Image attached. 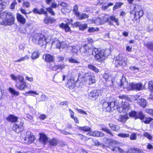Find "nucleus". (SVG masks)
<instances>
[{
    "instance_id": "nucleus-62",
    "label": "nucleus",
    "mask_w": 153,
    "mask_h": 153,
    "mask_svg": "<svg viewBox=\"0 0 153 153\" xmlns=\"http://www.w3.org/2000/svg\"><path fill=\"white\" fill-rule=\"evenodd\" d=\"M69 61L71 63H77L78 62V61L76 59H74V58L71 57L68 59Z\"/></svg>"
},
{
    "instance_id": "nucleus-35",
    "label": "nucleus",
    "mask_w": 153,
    "mask_h": 153,
    "mask_svg": "<svg viewBox=\"0 0 153 153\" xmlns=\"http://www.w3.org/2000/svg\"><path fill=\"white\" fill-rule=\"evenodd\" d=\"M9 91L12 94H13L14 96H18L19 95V92L16 91L14 89L10 88L9 89Z\"/></svg>"
},
{
    "instance_id": "nucleus-23",
    "label": "nucleus",
    "mask_w": 153,
    "mask_h": 153,
    "mask_svg": "<svg viewBox=\"0 0 153 153\" xmlns=\"http://www.w3.org/2000/svg\"><path fill=\"white\" fill-rule=\"evenodd\" d=\"M58 141L55 138L51 139L48 141L49 145L51 146H56L58 143Z\"/></svg>"
},
{
    "instance_id": "nucleus-16",
    "label": "nucleus",
    "mask_w": 153,
    "mask_h": 153,
    "mask_svg": "<svg viewBox=\"0 0 153 153\" xmlns=\"http://www.w3.org/2000/svg\"><path fill=\"white\" fill-rule=\"evenodd\" d=\"M121 86L123 87L124 88H131L130 84H128V82L126 80V78L125 77L123 76L122 80L121 81Z\"/></svg>"
},
{
    "instance_id": "nucleus-30",
    "label": "nucleus",
    "mask_w": 153,
    "mask_h": 153,
    "mask_svg": "<svg viewBox=\"0 0 153 153\" xmlns=\"http://www.w3.org/2000/svg\"><path fill=\"white\" fill-rule=\"evenodd\" d=\"M55 19L50 17H46L44 19V22L46 24L51 23L55 21Z\"/></svg>"
},
{
    "instance_id": "nucleus-46",
    "label": "nucleus",
    "mask_w": 153,
    "mask_h": 153,
    "mask_svg": "<svg viewBox=\"0 0 153 153\" xmlns=\"http://www.w3.org/2000/svg\"><path fill=\"white\" fill-rule=\"evenodd\" d=\"M29 57L27 55L25 56L24 57H21L20 59L15 61V62H19L28 59Z\"/></svg>"
},
{
    "instance_id": "nucleus-48",
    "label": "nucleus",
    "mask_w": 153,
    "mask_h": 153,
    "mask_svg": "<svg viewBox=\"0 0 153 153\" xmlns=\"http://www.w3.org/2000/svg\"><path fill=\"white\" fill-rule=\"evenodd\" d=\"M26 94H29L32 96H34V95H38L39 94L37 93L36 91H31L26 92Z\"/></svg>"
},
{
    "instance_id": "nucleus-61",
    "label": "nucleus",
    "mask_w": 153,
    "mask_h": 153,
    "mask_svg": "<svg viewBox=\"0 0 153 153\" xmlns=\"http://www.w3.org/2000/svg\"><path fill=\"white\" fill-rule=\"evenodd\" d=\"M145 110L147 113L153 116V109H147Z\"/></svg>"
},
{
    "instance_id": "nucleus-1",
    "label": "nucleus",
    "mask_w": 153,
    "mask_h": 153,
    "mask_svg": "<svg viewBox=\"0 0 153 153\" xmlns=\"http://www.w3.org/2000/svg\"><path fill=\"white\" fill-rule=\"evenodd\" d=\"M15 17L10 12H4L0 13V24L10 26L14 23Z\"/></svg>"
},
{
    "instance_id": "nucleus-9",
    "label": "nucleus",
    "mask_w": 153,
    "mask_h": 153,
    "mask_svg": "<svg viewBox=\"0 0 153 153\" xmlns=\"http://www.w3.org/2000/svg\"><path fill=\"white\" fill-rule=\"evenodd\" d=\"M117 63L119 65L126 66L127 65V58L121 54H119L116 58Z\"/></svg>"
},
{
    "instance_id": "nucleus-56",
    "label": "nucleus",
    "mask_w": 153,
    "mask_h": 153,
    "mask_svg": "<svg viewBox=\"0 0 153 153\" xmlns=\"http://www.w3.org/2000/svg\"><path fill=\"white\" fill-rule=\"evenodd\" d=\"M99 30V28H95L93 27H90L88 28V31L90 33H92L94 32L95 31H98Z\"/></svg>"
},
{
    "instance_id": "nucleus-32",
    "label": "nucleus",
    "mask_w": 153,
    "mask_h": 153,
    "mask_svg": "<svg viewBox=\"0 0 153 153\" xmlns=\"http://www.w3.org/2000/svg\"><path fill=\"white\" fill-rule=\"evenodd\" d=\"M88 68L90 70L94 71L96 73L99 72V70L95 66L92 64H89L88 66Z\"/></svg>"
},
{
    "instance_id": "nucleus-52",
    "label": "nucleus",
    "mask_w": 153,
    "mask_h": 153,
    "mask_svg": "<svg viewBox=\"0 0 153 153\" xmlns=\"http://www.w3.org/2000/svg\"><path fill=\"white\" fill-rule=\"evenodd\" d=\"M143 136L146 137L149 140H152V136L147 132H145L143 134Z\"/></svg>"
},
{
    "instance_id": "nucleus-10",
    "label": "nucleus",
    "mask_w": 153,
    "mask_h": 153,
    "mask_svg": "<svg viewBox=\"0 0 153 153\" xmlns=\"http://www.w3.org/2000/svg\"><path fill=\"white\" fill-rule=\"evenodd\" d=\"M93 51V50L89 48L87 45H84L80 50L81 52L87 56L92 54Z\"/></svg>"
},
{
    "instance_id": "nucleus-8",
    "label": "nucleus",
    "mask_w": 153,
    "mask_h": 153,
    "mask_svg": "<svg viewBox=\"0 0 153 153\" xmlns=\"http://www.w3.org/2000/svg\"><path fill=\"white\" fill-rule=\"evenodd\" d=\"M83 77L85 81L89 85L94 84L96 82L94 75L91 73H85Z\"/></svg>"
},
{
    "instance_id": "nucleus-45",
    "label": "nucleus",
    "mask_w": 153,
    "mask_h": 153,
    "mask_svg": "<svg viewBox=\"0 0 153 153\" xmlns=\"http://www.w3.org/2000/svg\"><path fill=\"white\" fill-rule=\"evenodd\" d=\"M5 7V3L2 0H0V11L3 10Z\"/></svg>"
},
{
    "instance_id": "nucleus-42",
    "label": "nucleus",
    "mask_w": 153,
    "mask_h": 153,
    "mask_svg": "<svg viewBox=\"0 0 153 153\" xmlns=\"http://www.w3.org/2000/svg\"><path fill=\"white\" fill-rule=\"evenodd\" d=\"M78 6L76 4L74 5L73 9V12L74 14L76 16V15H78V14L79 13L78 11Z\"/></svg>"
},
{
    "instance_id": "nucleus-21",
    "label": "nucleus",
    "mask_w": 153,
    "mask_h": 153,
    "mask_svg": "<svg viewBox=\"0 0 153 153\" xmlns=\"http://www.w3.org/2000/svg\"><path fill=\"white\" fill-rule=\"evenodd\" d=\"M39 41V43H36V44L38 45L41 47H45L47 44V41L43 35V37L41 38Z\"/></svg>"
},
{
    "instance_id": "nucleus-60",
    "label": "nucleus",
    "mask_w": 153,
    "mask_h": 153,
    "mask_svg": "<svg viewBox=\"0 0 153 153\" xmlns=\"http://www.w3.org/2000/svg\"><path fill=\"white\" fill-rule=\"evenodd\" d=\"M17 4V2L16 0H14L11 4L10 8L11 9H14L15 7V6Z\"/></svg>"
},
{
    "instance_id": "nucleus-51",
    "label": "nucleus",
    "mask_w": 153,
    "mask_h": 153,
    "mask_svg": "<svg viewBox=\"0 0 153 153\" xmlns=\"http://www.w3.org/2000/svg\"><path fill=\"white\" fill-rule=\"evenodd\" d=\"M147 48L150 49H153V42H150L148 43L146 45Z\"/></svg>"
},
{
    "instance_id": "nucleus-54",
    "label": "nucleus",
    "mask_w": 153,
    "mask_h": 153,
    "mask_svg": "<svg viewBox=\"0 0 153 153\" xmlns=\"http://www.w3.org/2000/svg\"><path fill=\"white\" fill-rule=\"evenodd\" d=\"M102 131L106 132L107 133L110 134L112 136H113V134L109 129L106 128H102Z\"/></svg>"
},
{
    "instance_id": "nucleus-15",
    "label": "nucleus",
    "mask_w": 153,
    "mask_h": 153,
    "mask_svg": "<svg viewBox=\"0 0 153 153\" xmlns=\"http://www.w3.org/2000/svg\"><path fill=\"white\" fill-rule=\"evenodd\" d=\"M131 88L133 90H140L143 89V86L141 83H139L134 84L131 83L130 84Z\"/></svg>"
},
{
    "instance_id": "nucleus-20",
    "label": "nucleus",
    "mask_w": 153,
    "mask_h": 153,
    "mask_svg": "<svg viewBox=\"0 0 153 153\" xmlns=\"http://www.w3.org/2000/svg\"><path fill=\"white\" fill-rule=\"evenodd\" d=\"M43 58L45 59V61L47 62H52L53 60V57L50 54H45Z\"/></svg>"
},
{
    "instance_id": "nucleus-29",
    "label": "nucleus",
    "mask_w": 153,
    "mask_h": 153,
    "mask_svg": "<svg viewBox=\"0 0 153 153\" xmlns=\"http://www.w3.org/2000/svg\"><path fill=\"white\" fill-rule=\"evenodd\" d=\"M61 43L58 40H56L52 43V46L56 48L59 49L61 48Z\"/></svg>"
},
{
    "instance_id": "nucleus-58",
    "label": "nucleus",
    "mask_w": 153,
    "mask_h": 153,
    "mask_svg": "<svg viewBox=\"0 0 153 153\" xmlns=\"http://www.w3.org/2000/svg\"><path fill=\"white\" fill-rule=\"evenodd\" d=\"M43 14L45 15L46 16H48V13L43 8H41L40 9L39 14Z\"/></svg>"
},
{
    "instance_id": "nucleus-3",
    "label": "nucleus",
    "mask_w": 153,
    "mask_h": 153,
    "mask_svg": "<svg viewBox=\"0 0 153 153\" xmlns=\"http://www.w3.org/2000/svg\"><path fill=\"white\" fill-rule=\"evenodd\" d=\"M21 139L23 142L29 144L34 141L35 138L31 132L28 131L21 134Z\"/></svg>"
},
{
    "instance_id": "nucleus-14",
    "label": "nucleus",
    "mask_w": 153,
    "mask_h": 153,
    "mask_svg": "<svg viewBox=\"0 0 153 153\" xmlns=\"http://www.w3.org/2000/svg\"><path fill=\"white\" fill-rule=\"evenodd\" d=\"M20 125H19L15 123L13 128V130L15 131L17 133L21 132L23 129V123H21Z\"/></svg>"
},
{
    "instance_id": "nucleus-36",
    "label": "nucleus",
    "mask_w": 153,
    "mask_h": 153,
    "mask_svg": "<svg viewBox=\"0 0 153 153\" xmlns=\"http://www.w3.org/2000/svg\"><path fill=\"white\" fill-rule=\"evenodd\" d=\"M123 4V2H117L116 3L113 7V9L114 10H116L121 7V6Z\"/></svg>"
},
{
    "instance_id": "nucleus-31",
    "label": "nucleus",
    "mask_w": 153,
    "mask_h": 153,
    "mask_svg": "<svg viewBox=\"0 0 153 153\" xmlns=\"http://www.w3.org/2000/svg\"><path fill=\"white\" fill-rule=\"evenodd\" d=\"M39 55L40 53L38 51H35L32 54L31 58L33 59H35L39 57Z\"/></svg>"
},
{
    "instance_id": "nucleus-27",
    "label": "nucleus",
    "mask_w": 153,
    "mask_h": 153,
    "mask_svg": "<svg viewBox=\"0 0 153 153\" xmlns=\"http://www.w3.org/2000/svg\"><path fill=\"white\" fill-rule=\"evenodd\" d=\"M76 16L79 20H83L88 18V16L85 13H83L80 14L79 13L78 14V15H76Z\"/></svg>"
},
{
    "instance_id": "nucleus-64",
    "label": "nucleus",
    "mask_w": 153,
    "mask_h": 153,
    "mask_svg": "<svg viewBox=\"0 0 153 153\" xmlns=\"http://www.w3.org/2000/svg\"><path fill=\"white\" fill-rule=\"evenodd\" d=\"M137 138V135L135 134H132L130 137V139L131 140H135Z\"/></svg>"
},
{
    "instance_id": "nucleus-17",
    "label": "nucleus",
    "mask_w": 153,
    "mask_h": 153,
    "mask_svg": "<svg viewBox=\"0 0 153 153\" xmlns=\"http://www.w3.org/2000/svg\"><path fill=\"white\" fill-rule=\"evenodd\" d=\"M139 96L136 99V100H137V102L138 104L140 106L143 108H144L146 105V101L143 98H138Z\"/></svg>"
},
{
    "instance_id": "nucleus-12",
    "label": "nucleus",
    "mask_w": 153,
    "mask_h": 153,
    "mask_svg": "<svg viewBox=\"0 0 153 153\" xmlns=\"http://www.w3.org/2000/svg\"><path fill=\"white\" fill-rule=\"evenodd\" d=\"M111 149L114 152L119 153H129L131 152L130 149H124L117 146H114Z\"/></svg>"
},
{
    "instance_id": "nucleus-53",
    "label": "nucleus",
    "mask_w": 153,
    "mask_h": 153,
    "mask_svg": "<svg viewBox=\"0 0 153 153\" xmlns=\"http://www.w3.org/2000/svg\"><path fill=\"white\" fill-rule=\"evenodd\" d=\"M87 25L86 24H80L79 25V29L80 30H83L87 27Z\"/></svg>"
},
{
    "instance_id": "nucleus-11",
    "label": "nucleus",
    "mask_w": 153,
    "mask_h": 153,
    "mask_svg": "<svg viewBox=\"0 0 153 153\" xmlns=\"http://www.w3.org/2000/svg\"><path fill=\"white\" fill-rule=\"evenodd\" d=\"M101 91L99 90H94L88 94L89 98L92 100H95L99 96Z\"/></svg>"
},
{
    "instance_id": "nucleus-7",
    "label": "nucleus",
    "mask_w": 153,
    "mask_h": 153,
    "mask_svg": "<svg viewBox=\"0 0 153 153\" xmlns=\"http://www.w3.org/2000/svg\"><path fill=\"white\" fill-rule=\"evenodd\" d=\"M117 110L120 112L127 113L131 110L130 105L127 101H122V103L120 106L118 108Z\"/></svg>"
},
{
    "instance_id": "nucleus-37",
    "label": "nucleus",
    "mask_w": 153,
    "mask_h": 153,
    "mask_svg": "<svg viewBox=\"0 0 153 153\" xmlns=\"http://www.w3.org/2000/svg\"><path fill=\"white\" fill-rule=\"evenodd\" d=\"M100 17L102 19L103 24L108 21L109 18V17L107 15H103L102 16H100Z\"/></svg>"
},
{
    "instance_id": "nucleus-2",
    "label": "nucleus",
    "mask_w": 153,
    "mask_h": 153,
    "mask_svg": "<svg viewBox=\"0 0 153 153\" xmlns=\"http://www.w3.org/2000/svg\"><path fill=\"white\" fill-rule=\"evenodd\" d=\"M10 76L12 80L16 81L15 86L18 89L22 90L24 89L26 86V83L23 76L20 75L16 76L14 74H11Z\"/></svg>"
},
{
    "instance_id": "nucleus-47",
    "label": "nucleus",
    "mask_w": 153,
    "mask_h": 153,
    "mask_svg": "<svg viewBox=\"0 0 153 153\" xmlns=\"http://www.w3.org/2000/svg\"><path fill=\"white\" fill-rule=\"evenodd\" d=\"M118 137L122 138H126L129 136V134L127 133H120L118 134Z\"/></svg>"
},
{
    "instance_id": "nucleus-38",
    "label": "nucleus",
    "mask_w": 153,
    "mask_h": 153,
    "mask_svg": "<svg viewBox=\"0 0 153 153\" xmlns=\"http://www.w3.org/2000/svg\"><path fill=\"white\" fill-rule=\"evenodd\" d=\"M119 98L120 99H122L123 101H128L129 98L128 97V96L126 95H122L119 96Z\"/></svg>"
},
{
    "instance_id": "nucleus-19",
    "label": "nucleus",
    "mask_w": 153,
    "mask_h": 153,
    "mask_svg": "<svg viewBox=\"0 0 153 153\" xmlns=\"http://www.w3.org/2000/svg\"><path fill=\"white\" fill-rule=\"evenodd\" d=\"M18 21L21 23L24 24L26 22V20L25 17L21 14L17 13L16 16Z\"/></svg>"
},
{
    "instance_id": "nucleus-59",
    "label": "nucleus",
    "mask_w": 153,
    "mask_h": 153,
    "mask_svg": "<svg viewBox=\"0 0 153 153\" xmlns=\"http://www.w3.org/2000/svg\"><path fill=\"white\" fill-rule=\"evenodd\" d=\"M77 135L79 136H81L82 137L81 138L82 140H87L90 139L89 137H87L85 136H84L82 134H77Z\"/></svg>"
},
{
    "instance_id": "nucleus-24",
    "label": "nucleus",
    "mask_w": 153,
    "mask_h": 153,
    "mask_svg": "<svg viewBox=\"0 0 153 153\" xmlns=\"http://www.w3.org/2000/svg\"><path fill=\"white\" fill-rule=\"evenodd\" d=\"M59 26L62 28L64 29L66 32H69L70 30V28L68 26L67 23L64 24L63 23H62L59 25Z\"/></svg>"
},
{
    "instance_id": "nucleus-57",
    "label": "nucleus",
    "mask_w": 153,
    "mask_h": 153,
    "mask_svg": "<svg viewBox=\"0 0 153 153\" xmlns=\"http://www.w3.org/2000/svg\"><path fill=\"white\" fill-rule=\"evenodd\" d=\"M61 48H67L68 47V45L67 43L66 42H63L61 43Z\"/></svg>"
},
{
    "instance_id": "nucleus-43",
    "label": "nucleus",
    "mask_w": 153,
    "mask_h": 153,
    "mask_svg": "<svg viewBox=\"0 0 153 153\" xmlns=\"http://www.w3.org/2000/svg\"><path fill=\"white\" fill-rule=\"evenodd\" d=\"M153 120V119L150 117H145L143 120V122L146 124L149 123L150 122Z\"/></svg>"
},
{
    "instance_id": "nucleus-5",
    "label": "nucleus",
    "mask_w": 153,
    "mask_h": 153,
    "mask_svg": "<svg viewBox=\"0 0 153 153\" xmlns=\"http://www.w3.org/2000/svg\"><path fill=\"white\" fill-rule=\"evenodd\" d=\"M111 99L107 98L103 100L101 102L103 108H108V110L111 111L115 106L114 101H111Z\"/></svg>"
},
{
    "instance_id": "nucleus-39",
    "label": "nucleus",
    "mask_w": 153,
    "mask_h": 153,
    "mask_svg": "<svg viewBox=\"0 0 153 153\" xmlns=\"http://www.w3.org/2000/svg\"><path fill=\"white\" fill-rule=\"evenodd\" d=\"M94 23L97 25H100L103 24V22L102 20V19L100 17L94 21Z\"/></svg>"
},
{
    "instance_id": "nucleus-50",
    "label": "nucleus",
    "mask_w": 153,
    "mask_h": 153,
    "mask_svg": "<svg viewBox=\"0 0 153 153\" xmlns=\"http://www.w3.org/2000/svg\"><path fill=\"white\" fill-rule=\"evenodd\" d=\"M129 115L130 117H134L135 119H137V113L135 111H132L129 113Z\"/></svg>"
},
{
    "instance_id": "nucleus-4",
    "label": "nucleus",
    "mask_w": 153,
    "mask_h": 153,
    "mask_svg": "<svg viewBox=\"0 0 153 153\" xmlns=\"http://www.w3.org/2000/svg\"><path fill=\"white\" fill-rule=\"evenodd\" d=\"M130 13L134 14V19H135L140 18L143 14V11L141 6L136 5L133 8H131Z\"/></svg>"
},
{
    "instance_id": "nucleus-41",
    "label": "nucleus",
    "mask_w": 153,
    "mask_h": 153,
    "mask_svg": "<svg viewBox=\"0 0 153 153\" xmlns=\"http://www.w3.org/2000/svg\"><path fill=\"white\" fill-rule=\"evenodd\" d=\"M110 19L116 23V25H119V22H118V20L114 16H111L109 17Z\"/></svg>"
},
{
    "instance_id": "nucleus-13",
    "label": "nucleus",
    "mask_w": 153,
    "mask_h": 153,
    "mask_svg": "<svg viewBox=\"0 0 153 153\" xmlns=\"http://www.w3.org/2000/svg\"><path fill=\"white\" fill-rule=\"evenodd\" d=\"M43 37V35L39 33H36L34 35L32 36V39L34 43L36 44V43H39V41L41 38Z\"/></svg>"
},
{
    "instance_id": "nucleus-22",
    "label": "nucleus",
    "mask_w": 153,
    "mask_h": 153,
    "mask_svg": "<svg viewBox=\"0 0 153 153\" xmlns=\"http://www.w3.org/2000/svg\"><path fill=\"white\" fill-rule=\"evenodd\" d=\"M108 125L111 129L112 130L115 131H118L120 128L119 126L114 125L112 123L109 124Z\"/></svg>"
},
{
    "instance_id": "nucleus-55",
    "label": "nucleus",
    "mask_w": 153,
    "mask_h": 153,
    "mask_svg": "<svg viewBox=\"0 0 153 153\" xmlns=\"http://www.w3.org/2000/svg\"><path fill=\"white\" fill-rule=\"evenodd\" d=\"M149 88L152 92L153 91V81L149 82Z\"/></svg>"
},
{
    "instance_id": "nucleus-28",
    "label": "nucleus",
    "mask_w": 153,
    "mask_h": 153,
    "mask_svg": "<svg viewBox=\"0 0 153 153\" xmlns=\"http://www.w3.org/2000/svg\"><path fill=\"white\" fill-rule=\"evenodd\" d=\"M39 140L40 141L45 144L48 140V138L44 134L42 133L40 134Z\"/></svg>"
},
{
    "instance_id": "nucleus-26",
    "label": "nucleus",
    "mask_w": 153,
    "mask_h": 153,
    "mask_svg": "<svg viewBox=\"0 0 153 153\" xmlns=\"http://www.w3.org/2000/svg\"><path fill=\"white\" fill-rule=\"evenodd\" d=\"M66 86L70 89H73L75 86L74 81L72 79L69 80L66 85Z\"/></svg>"
},
{
    "instance_id": "nucleus-40",
    "label": "nucleus",
    "mask_w": 153,
    "mask_h": 153,
    "mask_svg": "<svg viewBox=\"0 0 153 153\" xmlns=\"http://www.w3.org/2000/svg\"><path fill=\"white\" fill-rule=\"evenodd\" d=\"M78 128L79 130H81L85 131H90L91 129V128L88 126H84L82 127L79 126Z\"/></svg>"
},
{
    "instance_id": "nucleus-18",
    "label": "nucleus",
    "mask_w": 153,
    "mask_h": 153,
    "mask_svg": "<svg viewBox=\"0 0 153 153\" xmlns=\"http://www.w3.org/2000/svg\"><path fill=\"white\" fill-rule=\"evenodd\" d=\"M128 118V116L127 114L122 116L119 115L116 117V119L122 122H125Z\"/></svg>"
},
{
    "instance_id": "nucleus-49",
    "label": "nucleus",
    "mask_w": 153,
    "mask_h": 153,
    "mask_svg": "<svg viewBox=\"0 0 153 153\" xmlns=\"http://www.w3.org/2000/svg\"><path fill=\"white\" fill-rule=\"evenodd\" d=\"M72 51L73 53H76L78 51L79 49V47L78 45L74 46L72 47Z\"/></svg>"
},
{
    "instance_id": "nucleus-6",
    "label": "nucleus",
    "mask_w": 153,
    "mask_h": 153,
    "mask_svg": "<svg viewBox=\"0 0 153 153\" xmlns=\"http://www.w3.org/2000/svg\"><path fill=\"white\" fill-rule=\"evenodd\" d=\"M92 54L94 56L96 59L99 62H101L105 59L103 51H100L97 48H95L92 51Z\"/></svg>"
},
{
    "instance_id": "nucleus-33",
    "label": "nucleus",
    "mask_w": 153,
    "mask_h": 153,
    "mask_svg": "<svg viewBox=\"0 0 153 153\" xmlns=\"http://www.w3.org/2000/svg\"><path fill=\"white\" fill-rule=\"evenodd\" d=\"M108 141L109 142V147L110 149L112 148H113L111 146H113L118 144V142L117 141L112 139L109 140Z\"/></svg>"
},
{
    "instance_id": "nucleus-25",
    "label": "nucleus",
    "mask_w": 153,
    "mask_h": 153,
    "mask_svg": "<svg viewBox=\"0 0 153 153\" xmlns=\"http://www.w3.org/2000/svg\"><path fill=\"white\" fill-rule=\"evenodd\" d=\"M18 119L17 117L13 115H10L6 118L8 121L12 122H16L17 120Z\"/></svg>"
},
{
    "instance_id": "nucleus-44",
    "label": "nucleus",
    "mask_w": 153,
    "mask_h": 153,
    "mask_svg": "<svg viewBox=\"0 0 153 153\" xmlns=\"http://www.w3.org/2000/svg\"><path fill=\"white\" fill-rule=\"evenodd\" d=\"M137 119L140 118L141 120H143L145 118V115L143 114L142 112L140 111L137 113Z\"/></svg>"
},
{
    "instance_id": "nucleus-63",
    "label": "nucleus",
    "mask_w": 153,
    "mask_h": 153,
    "mask_svg": "<svg viewBox=\"0 0 153 153\" xmlns=\"http://www.w3.org/2000/svg\"><path fill=\"white\" fill-rule=\"evenodd\" d=\"M47 11L50 13L52 15H54L55 13L53 11L52 9L51 8H48L46 9Z\"/></svg>"
},
{
    "instance_id": "nucleus-34",
    "label": "nucleus",
    "mask_w": 153,
    "mask_h": 153,
    "mask_svg": "<svg viewBox=\"0 0 153 153\" xmlns=\"http://www.w3.org/2000/svg\"><path fill=\"white\" fill-rule=\"evenodd\" d=\"M130 153H144L141 150L138 148L130 149Z\"/></svg>"
}]
</instances>
